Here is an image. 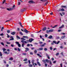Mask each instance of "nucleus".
I'll return each instance as SVG.
<instances>
[{
  "mask_svg": "<svg viewBox=\"0 0 67 67\" xmlns=\"http://www.w3.org/2000/svg\"><path fill=\"white\" fill-rule=\"evenodd\" d=\"M51 60H52V61H53V60H54V58H52L51 59Z\"/></svg>",
  "mask_w": 67,
  "mask_h": 67,
  "instance_id": "55",
  "label": "nucleus"
},
{
  "mask_svg": "<svg viewBox=\"0 0 67 67\" xmlns=\"http://www.w3.org/2000/svg\"><path fill=\"white\" fill-rule=\"evenodd\" d=\"M46 61L47 63H49V60L47 59H46Z\"/></svg>",
  "mask_w": 67,
  "mask_h": 67,
  "instance_id": "25",
  "label": "nucleus"
},
{
  "mask_svg": "<svg viewBox=\"0 0 67 67\" xmlns=\"http://www.w3.org/2000/svg\"><path fill=\"white\" fill-rule=\"evenodd\" d=\"M19 33L20 34H21V35H23V34H22V33L20 31L19 32Z\"/></svg>",
  "mask_w": 67,
  "mask_h": 67,
  "instance_id": "31",
  "label": "nucleus"
},
{
  "mask_svg": "<svg viewBox=\"0 0 67 67\" xmlns=\"http://www.w3.org/2000/svg\"><path fill=\"white\" fill-rule=\"evenodd\" d=\"M45 37H47V34H46L45 35Z\"/></svg>",
  "mask_w": 67,
  "mask_h": 67,
  "instance_id": "59",
  "label": "nucleus"
},
{
  "mask_svg": "<svg viewBox=\"0 0 67 67\" xmlns=\"http://www.w3.org/2000/svg\"><path fill=\"white\" fill-rule=\"evenodd\" d=\"M29 40H26V41H25V44H26L27 43H28L29 42Z\"/></svg>",
  "mask_w": 67,
  "mask_h": 67,
  "instance_id": "9",
  "label": "nucleus"
},
{
  "mask_svg": "<svg viewBox=\"0 0 67 67\" xmlns=\"http://www.w3.org/2000/svg\"><path fill=\"white\" fill-rule=\"evenodd\" d=\"M53 42L54 43V44H58L60 42V41H58L57 42L55 41H53Z\"/></svg>",
  "mask_w": 67,
  "mask_h": 67,
  "instance_id": "1",
  "label": "nucleus"
},
{
  "mask_svg": "<svg viewBox=\"0 0 67 67\" xmlns=\"http://www.w3.org/2000/svg\"><path fill=\"white\" fill-rule=\"evenodd\" d=\"M15 33H16V32H13L11 33V34L12 35H14L15 34Z\"/></svg>",
  "mask_w": 67,
  "mask_h": 67,
  "instance_id": "7",
  "label": "nucleus"
},
{
  "mask_svg": "<svg viewBox=\"0 0 67 67\" xmlns=\"http://www.w3.org/2000/svg\"><path fill=\"white\" fill-rule=\"evenodd\" d=\"M19 24L21 26V27H22L23 28V26L22 25V24H21V23L19 22Z\"/></svg>",
  "mask_w": 67,
  "mask_h": 67,
  "instance_id": "16",
  "label": "nucleus"
},
{
  "mask_svg": "<svg viewBox=\"0 0 67 67\" xmlns=\"http://www.w3.org/2000/svg\"><path fill=\"white\" fill-rule=\"evenodd\" d=\"M40 44H43V42H39Z\"/></svg>",
  "mask_w": 67,
  "mask_h": 67,
  "instance_id": "54",
  "label": "nucleus"
},
{
  "mask_svg": "<svg viewBox=\"0 0 67 67\" xmlns=\"http://www.w3.org/2000/svg\"><path fill=\"white\" fill-rule=\"evenodd\" d=\"M21 40H22L21 41V42L23 43H24V42H25V41L24 40H25V39L24 38H21Z\"/></svg>",
  "mask_w": 67,
  "mask_h": 67,
  "instance_id": "2",
  "label": "nucleus"
},
{
  "mask_svg": "<svg viewBox=\"0 0 67 67\" xmlns=\"http://www.w3.org/2000/svg\"><path fill=\"white\" fill-rule=\"evenodd\" d=\"M45 45H46V43H44L43 44L41 45L40 46L41 47H44Z\"/></svg>",
  "mask_w": 67,
  "mask_h": 67,
  "instance_id": "5",
  "label": "nucleus"
},
{
  "mask_svg": "<svg viewBox=\"0 0 67 67\" xmlns=\"http://www.w3.org/2000/svg\"><path fill=\"white\" fill-rule=\"evenodd\" d=\"M18 50L19 52H20V51H21V49H20L19 48H18Z\"/></svg>",
  "mask_w": 67,
  "mask_h": 67,
  "instance_id": "36",
  "label": "nucleus"
},
{
  "mask_svg": "<svg viewBox=\"0 0 67 67\" xmlns=\"http://www.w3.org/2000/svg\"><path fill=\"white\" fill-rule=\"evenodd\" d=\"M7 32L8 33H10V30H7Z\"/></svg>",
  "mask_w": 67,
  "mask_h": 67,
  "instance_id": "45",
  "label": "nucleus"
},
{
  "mask_svg": "<svg viewBox=\"0 0 67 67\" xmlns=\"http://www.w3.org/2000/svg\"><path fill=\"white\" fill-rule=\"evenodd\" d=\"M29 67H32L33 66V65H31V64H30L29 65Z\"/></svg>",
  "mask_w": 67,
  "mask_h": 67,
  "instance_id": "34",
  "label": "nucleus"
},
{
  "mask_svg": "<svg viewBox=\"0 0 67 67\" xmlns=\"http://www.w3.org/2000/svg\"><path fill=\"white\" fill-rule=\"evenodd\" d=\"M10 39L9 40V41H13L14 40V38H13V36H11L10 37Z\"/></svg>",
  "mask_w": 67,
  "mask_h": 67,
  "instance_id": "4",
  "label": "nucleus"
},
{
  "mask_svg": "<svg viewBox=\"0 0 67 67\" xmlns=\"http://www.w3.org/2000/svg\"><path fill=\"white\" fill-rule=\"evenodd\" d=\"M7 37H8V38H9V37H10V36L8 35V34H7Z\"/></svg>",
  "mask_w": 67,
  "mask_h": 67,
  "instance_id": "46",
  "label": "nucleus"
},
{
  "mask_svg": "<svg viewBox=\"0 0 67 67\" xmlns=\"http://www.w3.org/2000/svg\"><path fill=\"white\" fill-rule=\"evenodd\" d=\"M4 53L5 54H7V55H8L9 54V53H8L6 51L5 52H4Z\"/></svg>",
  "mask_w": 67,
  "mask_h": 67,
  "instance_id": "28",
  "label": "nucleus"
},
{
  "mask_svg": "<svg viewBox=\"0 0 67 67\" xmlns=\"http://www.w3.org/2000/svg\"><path fill=\"white\" fill-rule=\"evenodd\" d=\"M33 41H34V39L32 38H31L29 40V41L30 43H31Z\"/></svg>",
  "mask_w": 67,
  "mask_h": 67,
  "instance_id": "3",
  "label": "nucleus"
},
{
  "mask_svg": "<svg viewBox=\"0 0 67 67\" xmlns=\"http://www.w3.org/2000/svg\"><path fill=\"white\" fill-rule=\"evenodd\" d=\"M35 61V60H32V62L33 64V65H34V62Z\"/></svg>",
  "mask_w": 67,
  "mask_h": 67,
  "instance_id": "24",
  "label": "nucleus"
},
{
  "mask_svg": "<svg viewBox=\"0 0 67 67\" xmlns=\"http://www.w3.org/2000/svg\"><path fill=\"white\" fill-rule=\"evenodd\" d=\"M1 45H3V46H4V43L2 42H1Z\"/></svg>",
  "mask_w": 67,
  "mask_h": 67,
  "instance_id": "30",
  "label": "nucleus"
},
{
  "mask_svg": "<svg viewBox=\"0 0 67 67\" xmlns=\"http://www.w3.org/2000/svg\"><path fill=\"white\" fill-rule=\"evenodd\" d=\"M58 26L57 25H55V26H54V27H52V28H54V27H56V26Z\"/></svg>",
  "mask_w": 67,
  "mask_h": 67,
  "instance_id": "57",
  "label": "nucleus"
},
{
  "mask_svg": "<svg viewBox=\"0 0 67 67\" xmlns=\"http://www.w3.org/2000/svg\"><path fill=\"white\" fill-rule=\"evenodd\" d=\"M50 50H52V49H53V48H52V47H50Z\"/></svg>",
  "mask_w": 67,
  "mask_h": 67,
  "instance_id": "49",
  "label": "nucleus"
},
{
  "mask_svg": "<svg viewBox=\"0 0 67 67\" xmlns=\"http://www.w3.org/2000/svg\"><path fill=\"white\" fill-rule=\"evenodd\" d=\"M26 50V51H28L29 50V49L28 48H25Z\"/></svg>",
  "mask_w": 67,
  "mask_h": 67,
  "instance_id": "29",
  "label": "nucleus"
},
{
  "mask_svg": "<svg viewBox=\"0 0 67 67\" xmlns=\"http://www.w3.org/2000/svg\"><path fill=\"white\" fill-rule=\"evenodd\" d=\"M7 10H8L9 11H10V10H11V8H7Z\"/></svg>",
  "mask_w": 67,
  "mask_h": 67,
  "instance_id": "43",
  "label": "nucleus"
},
{
  "mask_svg": "<svg viewBox=\"0 0 67 67\" xmlns=\"http://www.w3.org/2000/svg\"><path fill=\"white\" fill-rule=\"evenodd\" d=\"M34 49V47H32L31 48L32 50H33V49Z\"/></svg>",
  "mask_w": 67,
  "mask_h": 67,
  "instance_id": "64",
  "label": "nucleus"
},
{
  "mask_svg": "<svg viewBox=\"0 0 67 67\" xmlns=\"http://www.w3.org/2000/svg\"><path fill=\"white\" fill-rule=\"evenodd\" d=\"M53 30L51 29L49 30V33H51L52 32H53Z\"/></svg>",
  "mask_w": 67,
  "mask_h": 67,
  "instance_id": "19",
  "label": "nucleus"
},
{
  "mask_svg": "<svg viewBox=\"0 0 67 67\" xmlns=\"http://www.w3.org/2000/svg\"><path fill=\"white\" fill-rule=\"evenodd\" d=\"M23 61H24V62H25L26 61H27V58H26L24 60H23Z\"/></svg>",
  "mask_w": 67,
  "mask_h": 67,
  "instance_id": "26",
  "label": "nucleus"
},
{
  "mask_svg": "<svg viewBox=\"0 0 67 67\" xmlns=\"http://www.w3.org/2000/svg\"><path fill=\"white\" fill-rule=\"evenodd\" d=\"M22 55H26L27 54L26 53H23L22 54Z\"/></svg>",
  "mask_w": 67,
  "mask_h": 67,
  "instance_id": "37",
  "label": "nucleus"
},
{
  "mask_svg": "<svg viewBox=\"0 0 67 67\" xmlns=\"http://www.w3.org/2000/svg\"><path fill=\"white\" fill-rule=\"evenodd\" d=\"M43 50V48H40L38 49H37V51H42Z\"/></svg>",
  "mask_w": 67,
  "mask_h": 67,
  "instance_id": "6",
  "label": "nucleus"
},
{
  "mask_svg": "<svg viewBox=\"0 0 67 67\" xmlns=\"http://www.w3.org/2000/svg\"><path fill=\"white\" fill-rule=\"evenodd\" d=\"M44 51H47V49L46 48H45L44 49Z\"/></svg>",
  "mask_w": 67,
  "mask_h": 67,
  "instance_id": "44",
  "label": "nucleus"
},
{
  "mask_svg": "<svg viewBox=\"0 0 67 67\" xmlns=\"http://www.w3.org/2000/svg\"><path fill=\"white\" fill-rule=\"evenodd\" d=\"M61 8H66V6L62 5L61 6Z\"/></svg>",
  "mask_w": 67,
  "mask_h": 67,
  "instance_id": "18",
  "label": "nucleus"
},
{
  "mask_svg": "<svg viewBox=\"0 0 67 67\" xmlns=\"http://www.w3.org/2000/svg\"><path fill=\"white\" fill-rule=\"evenodd\" d=\"M37 64L39 66H41V64H40V63L39 62H37Z\"/></svg>",
  "mask_w": 67,
  "mask_h": 67,
  "instance_id": "21",
  "label": "nucleus"
},
{
  "mask_svg": "<svg viewBox=\"0 0 67 67\" xmlns=\"http://www.w3.org/2000/svg\"><path fill=\"white\" fill-rule=\"evenodd\" d=\"M50 65H52V62H51V61H50Z\"/></svg>",
  "mask_w": 67,
  "mask_h": 67,
  "instance_id": "51",
  "label": "nucleus"
},
{
  "mask_svg": "<svg viewBox=\"0 0 67 67\" xmlns=\"http://www.w3.org/2000/svg\"><path fill=\"white\" fill-rule=\"evenodd\" d=\"M0 36H3L4 35H3V33H2V34H0Z\"/></svg>",
  "mask_w": 67,
  "mask_h": 67,
  "instance_id": "48",
  "label": "nucleus"
},
{
  "mask_svg": "<svg viewBox=\"0 0 67 67\" xmlns=\"http://www.w3.org/2000/svg\"><path fill=\"white\" fill-rule=\"evenodd\" d=\"M30 46V44H27V46L28 47H29V46Z\"/></svg>",
  "mask_w": 67,
  "mask_h": 67,
  "instance_id": "53",
  "label": "nucleus"
},
{
  "mask_svg": "<svg viewBox=\"0 0 67 67\" xmlns=\"http://www.w3.org/2000/svg\"><path fill=\"white\" fill-rule=\"evenodd\" d=\"M59 53L58 52L56 54V56H58V55H59Z\"/></svg>",
  "mask_w": 67,
  "mask_h": 67,
  "instance_id": "32",
  "label": "nucleus"
},
{
  "mask_svg": "<svg viewBox=\"0 0 67 67\" xmlns=\"http://www.w3.org/2000/svg\"><path fill=\"white\" fill-rule=\"evenodd\" d=\"M23 37L24 38H28V37H27L26 36H23Z\"/></svg>",
  "mask_w": 67,
  "mask_h": 67,
  "instance_id": "42",
  "label": "nucleus"
},
{
  "mask_svg": "<svg viewBox=\"0 0 67 67\" xmlns=\"http://www.w3.org/2000/svg\"><path fill=\"white\" fill-rule=\"evenodd\" d=\"M52 37H53L52 36L50 35L48 37V38H49V39H51V38H52Z\"/></svg>",
  "mask_w": 67,
  "mask_h": 67,
  "instance_id": "12",
  "label": "nucleus"
},
{
  "mask_svg": "<svg viewBox=\"0 0 67 67\" xmlns=\"http://www.w3.org/2000/svg\"><path fill=\"white\" fill-rule=\"evenodd\" d=\"M7 44H10V43L8 42H7Z\"/></svg>",
  "mask_w": 67,
  "mask_h": 67,
  "instance_id": "62",
  "label": "nucleus"
},
{
  "mask_svg": "<svg viewBox=\"0 0 67 67\" xmlns=\"http://www.w3.org/2000/svg\"><path fill=\"white\" fill-rule=\"evenodd\" d=\"M15 43L16 44H17V45H18V44H19V42H16Z\"/></svg>",
  "mask_w": 67,
  "mask_h": 67,
  "instance_id": "33",
  "label": "nucleus"
},
{
  "mask_svg": "<svg viewBox=\"0 0 67 67\" xmlns=\"http://www.w3.org/2000/svg\"><path fill=\"white\" fill-rule=\"evenodd\" d=\"M61 11H65V10L64 8H62L61 9Z\"/></svg>",
  "mask_w": 67,
  "mask_h": 67,
  "instance_id": "39",
  "label": "nucleus"
},
{
  "mask_svg": "<svg viewBox=\"0 0 67 67\" xmlns=\"http://www.w3.org/2000/svg\"><path fill=\"white\" fill-rule=\"evenodd\" d=\"M64 26V25H62V26L59 27V29H62V28H63V27Z\"/></svg>",
  "mask_w": 67,
  "mask_h": 67,
  "instance_id": "11",
  "label": "nucleus"
},
{
  "mask_svg": "<svg viewBox=\"0 0 67 67\" xmlns=\"http://www.w3.org/2000/svg\"><path fill=\"white\" fill-rule=\"evenodd\" d=\"M5 2H6L5 0H4L2 4H4V3H5Z\"/></svg>",
  "mask_w": 67,
  "mask_h": 67,
  "instance_id": "35",
  "label": "nucleus"
},
{
  "mask_svg": "<svg viewBox=\"0 0 67 67\" xmlns=\"http://www.w3.org/2000/svg\"><path fill=\"white\" fill-rule=\"evenodd\" d=\"M28 2L29 3H33V1H30L29 2Z\"/></svg>",
  "mask_w": 67,
  "mask_h": 67,
  "instance_id": "23",
  "label": "nucleus"
},
{
  "mask_svg": "<svg viewBox=\"0 0 67 67\" xmlns=\"http://www.w3.org/2000/svg\"><path fill=\"white\" fill-rule=\"evenodd\" d=\"M46 56H47V57L49 59H50V58H49V55L48 54H47L46 53Z\"/></svg>",
  "mask_w": 67,
  "mask_h": 67,
  "instance_id": "8",
  "label": "nucleus"
},
{
  "mask_svg": "<svg viewBox=\"0 0 67 67\" xmlns=\"http://www.w3.org/2000/svg\"><path fill=\"white\" fill-rule=\"evenodd\" d=\"M48 2H47L45 4H44V6H45V5H46L47 4H48Z\"/></svg>",
  "mask_w": 67,
  "mask_h": 67,
  "instance_id": "27",
  "label": "nucleus"
},
{
  "mask_svg": "<svg viewBox=\"0 0 67 67\" xmlns=\"http://www.w3.org/2000/svg\"><path fill=\"white\" fill-rule=\"evenodd\" d=\"M3 52H4L5 51H6V49H5V48H4L3 49Z\"/></svg>",
  "mask_w": 67,
  "mask_h": 67,
  "instance_id": "52",
  "label": "nucleus"
},
{
  "mask_svg": "<svg viewBox=\"0 0 67 67\" xmlns=\"http://www.w3.org/2000/svg\"><path fill=\"white\" fill-rule=\"evenodd\" d=\"M61 34H62L63 35H65V34H66L65 33H62Z\"/></svg>",
  "mask_w": 67,
  "mask_h": 67,
  "instance_id": "60",
  "label": "nucleus"
},
{
  "mask_svg": "<svg viewBox=\"0 0 67 67\" xmlns=\"http://www.w3.org/2000/svg\"><path fill=\"white\" fill-rule=\"evenodd\" d=\"M53 63L54 64H55L56 63V61H53Z\"/></svg>",
  "mask_w": 67,
  "mask_h": 67,
  "instance_id": "58",
  "label": "nucleus"
},
{
  "mask_svg": "<svg viewBox=\"0 0 67 67\" xmlns=\"http://www.w3.org/2000/svg\"><path fill=\"white\" fill-rule=\"evenodd\" d=\"M2 56V54L1 53V52H0V56Z\"/></svg>",
  "mask_w": 67,
  "mask_h": 67,
  "instance_id": "41",
  "label": "nucleus"
},
{
  "mask_svg": "<svg viewBox=\"0 0 67 67\" xmlns=\"http://www.w3.org/2000/svg\"><path fill=\"white\" fill-rule=\"evenodd\" d=\"M58 32H61L62 31V30L60 29L58 30Z\"/></svg>",
  "mask_w": 67,
  "mask_h": 67,
  "instance_id": "61",
  "label": "nucleus"
},
{
  "mask_svg": "<svg viewBox=\"0 0 67 67\" xmlns=\"http://www.w3.org/2000/svg\"><path fill=\"white\" fill-rule=\"evenodd\" d=\"M25 30H24V31H25V32L26 33H28L29 31H27V30L26 29H25Z\"/></svg>",
  "mask_w": 67,
  "mask_h": 67,
  "instance_id": "10",
  "label": "nucleus"
},
{
  "mask_svg": "<svg viewBox=\"0 0 67 67\" xmlns=\"http://www.w3.org/2000/svg\"><path fill=\"white\" fill-rule=\"evenodd\" d=\"M18 46L19 47H21V44H18Z\"/></svg>",
  "mask_w": 67,
  "mask_h": 67,
  "instance_id": "47",
  "label": "nucleus"
},
{
  "mask_svg": "<svg viewBox=\"0 0 67 67\" xmlns=\"http://www.w3.org/2000/svg\"><path fill=\"white\" fill-rule=\"evenodd\" d=\"M43 62V63H46V60H42Z\"/></svg>",
  "mask_w": 67,
  "mask_h": 67,
  "instance_id": "50",
  "label": "nucleus"
},
{
  "mask_svg": "<svg viewBox=\"0 0 67 67\" xmlns=\"http://www.w3.org/2000/svg\"><path fill=\"white\" fill-rule=\"evenodd\" d=\"M65 37H66L65 35H64L63 36H62L61 38L62 39H64Z\"/></svg>",
  "mask_w": 67,
  "mask_h": 67,
  "instance_id": "15",
  "label": "nucleus"
},
{
  "mask_svg": "<svg viewBox=\"0 0 67 67\" xmlns=\"http://www.w3.org/2000/svg\"><path fill=\"white\" fill-rule=\"evenodd\" d=\"M34 52L35 54H36V53H37V51L36 50H35L34 51Z\"/></svg>",
  "mask_w": 67,
  "mask_h": 67,
  "instance_id": "22",
  "label": "nucleus"
},
{
  "mask_svg": "<svg viewBox=\"0 0 67 67\" xmlns=\"http://www.w3.org/2000/svg\"><path fill=\"white\" fill-rule=\"evenodd\" d=\"M46 30V27H44L42 29L43 31H45Z\"/></svg>",
  "mask_w": 67,
  "mask_h": 67,
  "instance_id": "20",
  "label": "nucleus"
},
{
  "mask_svg": "<svg viewBox=\"0 0 67 67\" xmlns=\"http://www.w3.org/2000/svg\"><path fill=\"white\" fill-rule=\"evenodd\" d=\"M30 55H33V53L32 52H30Z\"/></svg>",
  "mask_w": 67,
  "mask_h": 67,
  "instance_id": "56",
  "label": "nucleus"
},
{
  "mask_svg": "<svg viewBox=\"0 0 67 67\" xmlns=\"http://www.w3.org/2000/svg\"><path fill=\"white\" fill-rule=\"evenodd\" d=\"M16 37L17 38H18V39H20V37H19L18 36H16Z\"/></svg>",
  "mask_w": 67,
  "mask_h": 67,
  "instance_id": "38",
  "label": "nucleus"
},
{
  "mask_svg": "<svg viewBox=\"0 0 67 67\" xmlns=\"http://www.w3.org/2000/svg\"><path fill=\"white\" fill-rule=\"evenodd\" d=\"M9 60H13V58L12 57L10 58Z\"/></svg>",
  "mask_w": 67,
  "mask_h": 67,
  "instance_id": "14",
  "label": "nucleus"
},
{
  "mask_svg": "<svg viewBox=\"0 0 67 67\" xmlns=\"http://www.w3.org/2000/svg\"><path fill=\"white\" fill-rule=\"evenodd\" d=\"M37 56H39V57H40L41 58H42V56L40 55L38 53H37Z\"/></svg>",
  "mask_w": 67,
  "mask_h": 67,
  "instance_id": "13",
  "label": "nucleus"
},
{
  "mask_svg": "<svg viewBox=\"0 0 67 67\" xmlns=\"http://www.w3.org/2000/svg\"><path fill=\"white\" fill-rule=\"evenodd\" d=\"M20 2H18V5H20Z\"/></svg>",
  "mask_w": 67,
  "mask_h": 67,
  "instance_id": "63",
  "label": "nucleus"
},
{
  "mask_svg": "<svg viewBox=\"0 0 67 67\" xmlns=\"http://www.w3.org/2000/svg\"><path fill=\"white\" fill-rule=\"evenodd\" d=\"M46 32L47 33H49V30L48 31V30H46Z\"/></svg>",
  "mask_w": 67,
  "mask_h": 67,
  "instance_id": "40",
  "label": "nucleus"
},
{
  "mask_svg": "<svg viewBox=\"0 0 67 67\" xmlns=\"http://www.w3.org/2000/svg\"><path fill=\"white\" fill-rule=\"evenodd\" d=\"M24 45H25V43H23L22 44V47H24Z\"/></svg>",
  "mask_w": 67,
  "mask_h": 67,
  "instance_id": "17",
  "label": "nucleus"
}]
</instances>
